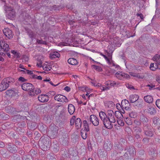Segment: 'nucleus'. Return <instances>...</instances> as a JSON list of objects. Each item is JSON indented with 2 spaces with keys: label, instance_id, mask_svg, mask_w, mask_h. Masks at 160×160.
I'll return each instance as SVG.
<instances>
[{
  "label": "nucleus",
  "instance_id": "9",
  "mask_svg": "<svg viewBox=\"0 0 160 160\" xmlns=\"http://www.w3.org/2000/svg\"><path fill=\"white\" fill-rule=\"evenodd\" d=\"M115 76L117 78L120 80L122 79L123 78H128L130 77V76L127 74H125L122 72H119V73L118 72H117L115 74Z\"/></svg>",
  "mask_w": 160,
  "mask_h": 160
},
{
  "label": "nucleus",
  "instance_id": "64",
  "mask_svg": "<svg viewBox=\"0 0 160 160\" xmlns=\"http://www.w3.org/2000/svg\"><path fill=\"white\" fill-rule=\"evenodd\" d=\"M64 90L67 92H69L70 91V88L69 87H68V86H66L65 87V88H64Z\"/></svg>",
  "mask_w": 160,
  "mask_h": 160
},
{
  "label": "nucleus",
  "instance_id": "17",
  "mask_svg": "<svg viewBox=\"0 0 160 160\" xmlns=\"http://www.w3.org/2000/svg\"><path fill=\"white\" fill-rule=\"evenodd\" d=\"M144 100L148 103H151L153 102V98L150 95H147L144 97Z\"/></svg>",
  "mask_w": 160,
  "mask_h": 160
},
{
  "label": "nucleus",
  "instance_id": "51",
  "mask_svg": "<svg viewBox=\"0 0 160 160\" xmlns=\"http://www.w3.org/2000/svg\"><path fill=\"white\" fill-rule=\"evenodd\" d=\"M156 105L158 108L160 109V99H157L156 101Z\"/></svg>",
  "mask_w": 160,
  "mask_h": 160
},
{
  "label": "nucleus",
  "instance_id": "7",
  "mask_svg": "<svg viewBox=\"0 0 160 160\" xmlns=\"http://www.w3.org/2000/svg\"><path fill=\"white\" fill-rule=\"evenodd\" d=\"M89 120L95 126H97L99 124V120L97 117L94 115H92L90 116Z\"/></svg>",
  "mask_w": 160,
  "mask_h": 160
},
{
  "label": "nucleus",
  "instance_id": "18",
  "mask_svg": "<svg viewBox=\"0 0 160 160\" xmlns=\"http://www.w3.org/2000/svg\"><path fill=\"white\" fill-rule=\"evenodd\" d=\"M156 108L152 107H150L148 109V113L151 115H154L156 113Z\"/></svg>",
  "mask_w": 160,
  "mask_h": 160
},
{
  "label": "nucleus",
  "instance_id": "2",
  "mask_svg": "<svg viewBox=\"0 0 160 160\" xmlns=\"http://www.w3.org/2000/svg\"><path fill=\"white\" fill-rule=\"evenodd\" d=\"M4 8L6 13L7 17L8 18L12 19L14 18L15 16V12L13 8L7 5L4 6Z\"/></svg>",
  "mask_w": 160,
  "mask_h": 160
},
{
  "label": "nucleus",
  "instance_id": "31",
  "mask_svg": "<svg viewBox=\"0 0 160 160\" xmlns=\"http://www.w3.org/2000/svg\"><path fill=\"white\" fill-rule=\"evenodd\" d=\"M152 121L153 124L154 125L156 126L157 125L158 123L159 122L160 120L158 117H154L153 118Z\"/></svg>",
  "mask_w": 160,
  "mask_h": 160
},
{
  "label": "nucleus",
  "instance_id": "20",
  "mask_svg": "<svg viewBox=\"0 0 160 160\" xmlns=\"http://www.w3.org/2000/svg\"><path fill=\"white\" fill-rule=\"evenodd\" d=\"M60 56L59 53L57 52L51 53L50 55V58L51 59H53L56 58H59Z\"/></svg>",
  "mask_w": 160,
  "mask_h": 160
},
{
  "label": "nucleus",
  "instance_id": "55",
  "mask_svg": "<svg viewBox=\"0 0 160 160\" xmlns=\"http://www.w3.org/2000/svg\"><path fill=\"white\" fill-rule=\"evenodd\" d=\"M48 94L47 95H48V96L50 95V94L52 95V96L54 95L55 94V92L53 91H51L49 92L48 93H47Z\"/></svg>",
  "mask_w": 160,
  "mask_h": 160
},
{
  "label": "nucleus",
  "instance_id": "44",
  "mask_svg": "<svg viewBox=\"0 0 160 160\" xmlns=\"http://www.w3.org/2000/svg\"><path fill=\"white\" fill-rule=\"evenodd\" d=\"M37 42L39 44H42L45 45H46L47 44V42L45 41H43L42 40L38 39L37 40Z\"/></svg>",
  "mask_w": 160,
  "mask_h": 160
},
{
  "label": "nucleus",
  "instance_id": "53",
  "mask_svg": "<svg viewBox=\"0 0 160 160\" xmlns=\"http://www.w3.org/2000/svg\"><path fill=\"white\" fill-rule=\"evenodd\" d=\"M11 52L13 53L14 55L16 56V57L17 58H19V57L16 51H11Z\"/></svg>",
  "mask_w": 160,
  "mask_h": 160
},
{
  "label": "nucleus",
  "instance_id": "22",
  "mask_svg": "<svg viewBox=\"0 0 160 160\" xmlns=\"http://www.w3.org/2000/svg\"><path fill=\"white\" fill-rule=\"evenodd\" d=\"M82 125L81 120L79 118H78L75 120V126L76 128L78 129L80 128Z\"/></svg>",
  "mask_w": 160,
  "mask_h": 160
},
{
  "label": "nucleus",
  "instance_id": "24",
  "mask_svg": "<svg viewBox=\"0 0 160 160\" xmlns=\"http://www.w3.org/2000/svg\"><path fill=\"white\" fill-rule=\"evenodd\" d=\"M152 60L155 62H156L157 63L160 65V55L157 54L152 58Z\"/></svg>",
  "mask_w": 160,
  "mask_h": 160
},
{
  "label": "nucleus",
  "instance_id": "28",
  "mask_svg": "<svg viewBox=\"0 0 160 160\" xmlns=\"http://www.w3.org/2000/svg\"><path fill=\"white\" fill-rule=\"evenodd\" d=\"M157 63H152L151 64L150 66V69L152 71H154L156 69L158 68H159V65H157Z\"/></svg>",
  "mask_w": 160,
  "mask_h": 160
},
{
  "label": "nucleus",
  "instance_id": "5",
  "mask_svg": "<svg viewBox=\"0 0 160 160\" xmlns=\"http://www.w3.org/2000/svg\"><path fill=\"white\" fill-rule=\"evenodd\" d=\"M22 88L24 91H27L30 94L34 89L33 85L29 83H24L22 86Z\"/></svg>",
  "mask_w": 160,
  "mask_h": 160
},
{
  "label": "nucleus",
  "instance_id": "21",
  "mask_svg": "<svg viewBox=\"0 0 160 160\" xmlns=\"http://www.w3.org/2000/svg\"><path fill=\"white\" fill-rule=\"evenodd\" d=\"M148 153L152 157H155L157 154L156 149L155 148H151L148 151Z\"/></svg>",
  "mask_w": 160,
  "mask_h": 160
},
{
  "label": "nucleus",
  "instance_id": "61",
  "mask_svg": "<svg viewBox=\"0 0 160 160\" xmlns=\"http://www.w3.org/2000/svg\"><path fill=\"white\" fill-rule=\"evenodd\" d=\"M156 80L160 84V76H157L156 77Z\"/></svg>",
  "mask_w": 160,
  "mask_h": 160
},
{
  "label": "nucleus",
  "instance_id": "54",
  "mask_svg": "<svg viewBox=\"0 0 160 160\" xmlns=\"http://www.w3.org/2000/svg\"><path fill=\"white\" fill-rule=\"evenodd\" d=\"M42 62L41 61H38L37 63V66L39 67H42Z\"/></svg>",
  "mask_w": 160,
  "mask_h": 160
},
{
  "label": "nucleus",
  "instance_id": "37",
  "mask_svg": "<svg viewBox=\"0 0 160 160\" xmlns=\"http://www.w3.org/2000/svg\"><path fill=\"white\" fill-rule=\"evenodd\" d=\"M121 104L122 107L124 106V104L125 105L127 104L128 106L129 105H130L128 101L126 99L122 100L121 102Z\"/></svg>",
  "mask_w": 160,
  "mask_h": 160
},
{
  "label": "nucleus",
  "instance_id": "3",
  "mask_svg": "<svg viewBox=\"0 0 160 160\" xmlns=\"http://www.w3.org/2000/svg\"><path fill=\"white\" fill-rule=\"evenodd\" d=\"M9 50V45L5 41H0V55L4 56L5 55V52Z\"/></svg>",
  "mask_w": 160,
  "mask_h": 160
},
{
  "label": "nucleus",
  "instance_id": "15",
  "mask_svg": "<svg viewBox=\"0 0 160 160\" xmlns=\"http://www.w3.org/2000/svg\"><path fill=\"white\" fill-rule=\"evenodd\" d=\"M126 150H127V152H128L131 156H133L136 153V151L133 146H131L129 148H128Z\"/></svg>",
  "mask_w": 160,
  "mask_h": 160
},
{
  "label": "nucleus",
  "instance_id": "57",
  "mask_svg": "<svg viewBox=\"0 0 160 160\" xmlns=\"http://www.w3.org/2000/svg\"><path fill=\"white\" fill-rule=\"evenodd\" d=\"M74 119H75V118H72L71 119L70 121V124L72 126L73 125V124L74 123V122H75Z\"/></svg>",
  "mask_w": 160,
  "mask_h": 160
},
{
  "label": "nucleus",
  "instance_id": "63",
  "mask_svg": "<svg viewBox=\"0 0 160 160\" xmlns=\"http://www.w3.org/2000/svg\"><path fill=\"white\" fill-rule=\"evenodd\" d=\"M101 55H102V56H103L105 58L108 62V63L110 62V60L108 59V58H107V56H106L104 55H103V54H102L101 53Z\"/></svg>",
  "mask_w": 160,
  "mask_h": 160
},
{
  "label": "nucleus",
  "instance_id": "27",
  "mask_svg": "<svg viewBox=\"0 0 160 160\" xmlns=\"http://www.w3.org/2000/svg\"><path fill=\"white\" fill-rule=\"evenodd\" d=\"M68 61V63L71 65H75L77 64V60L74 58H69Z\"/></svg>",
  "mask_w": 160,
  "mask_h": 160
},
{
  "label": "nucleus",
  "instance_id": "4",
  "mask_svg": "<svg viewBox=\"0 0 160 160\" xmlns=\"http://www.w3.org/2000/svg\"><path fill=\"white\" fill-rule=\"evenodd\" d=\"M150 127L149 126L143 127V129L144 132L145 134L148 137H152L154 134V129L150 128Z\"/></svg>",
  "mask_w": 160,
  "mask_h": 160
},
{
  "label": "nucleus",
  "instance_id": "52",
  "mask_svg": "<svg viewBox=\"0 0 160 160\" xmlns=\"http://www.w3.org/2000/svg\"><path fill=\"white\" fill-rule=\"evenodd\" d=\"M33 78H36L38 80H41L42 79V78L41 76H37L36 75H33Z\"/></svg>",
  "mask_w": 160,
  "mask_h": 160
},
{
  "label": "nucleus",
  "instance_id": "39",
  "mask_svg": "<svg viewBox=\"0 0 160 160\" xmlns=\"http://www.w3.org/2000/svg\"><path fill=\"white\" fill-rule=\"evenodd\" d=\"M43 81L48 82L51 85H52V86H54V87L58 86L59 84V83H58L56 85L54 84L52 82L50 81V79L49 78L48 79L47 78L46 79L44 80Z\"/></svg>",
  "mask_w": 160,
  "mask_h": 160
},
{
  "label": "nucleus",
  "instance_id": "14",
  "mask_svg": "<svg viewBox=\"0 0 160 160\" xmlns=\"http://www.w3.org/2000/svg\"><path fill=\"white\" fill-rule=\"evenodd\" d=\"M140 119L141 123H142L143 124V127H145V125L147 126H149L148 124H147L148 122V119L145 116L142 115L140 117Z\"/></svg>",
  "mask_w": 160,
  "mask_h": 160
},
{
  "label": "nucleus",
  "instance_id": "36",
  "mask_svg": "<svg viewBox=\"0 0 160 160\" xmlns=\"http://www.w3.org/2000/svg\"><path fill=\"white\" fill-rule=\"evenodd\" d=\"M87 132L85 130H82L81 132V136L83 139H85L87 138Z\"/></svg>",
  "mask_w": 160,
  "mask_h": 160
},
{
  "label": "nucleus",
  "instance_id": "23",
  "mask_svg": "<svg viewBox=\"0 0 160 160\" xmlns=\"http://www.w3.org/2000/svg\"><path fill=\"white\" fill-rule=\"evenodd\" d=\"M8 150L12 153L15 152L17 151L16 146L14 145H13L12 147L8 145Z\"/></svg>",
  "mask_w": 160,
  "mask_h": 160
},
{
  "label": "nucleus",
  "instance_id": "59",
  "mask_svg": "<svg viewBox=\"0 0 160 160\" xmlns=\"http://www.w3.org/2000/svg\"><path fill=\"white\" fill-rule=\"evenodd\" d=\"M18 80L19 81H21L22 82H23L25 81L26 80L23 77H21L19 78Z\"/></svg>",
  "mask_w": 160,
  "mask_h": 160
},
{
  "label": "nucleus",
  "instance_id": "25",
  "mask_svg": "<svg viewBox=\"0 0 160 160\" xmlns=\"http://www.w3.org/2000/svg\"><path fill=\"white\" fill-rule=\"evenodd\" d=\"M105 105L106 107H108L109 108H112L114 107L115 104L112 102L108 101L105 103Z\"/></svg>",
  "mask_w": 160,
  "mask_h": 160
},
{
  "label": "nucleus",
  "instance_id": "41",
  "mask_svg": "<svg viewBox=\"0 0 160 160\" xmlns=\"http://www.w3.org/2000/svg\"><path fill=\"white\" fill-rule=\"evenodd\" d=\"M109 83V85L111 86H114L115 85H118L119 83L118 82H116L115 81H108V83Z\"/></svg>",
  "mask_w": 160,
  "mask_h": 160
},
{
  "label": "nucleus",
  "instance_id": "43",
  "mask_svg": "<svg viewBox=\"0 0 160 160\" xmlns=\"http://www.w3.org/2000/svg\"><path fill=\"white\" fill-rule=\"evenodd\" d=\"M120 112L119 111H116L115 112L114 114L116 117H117V118H118L120 116H121L122 115V113H123V112L122 111Z\"/></svg>",
  "mask_w": 160,
  "mask_h": 160
},
{
  "label": "nucleus",
  "instance_id": "12",
  "mask_svg": "<svg viewBox=\"0 0 160 160\" xmlns=\"http://www.w3.org/2000/svg\"><path fill=\"white\" fill-rule=\"evenodd\" d=\"M133 103L132 105L135 108H141L143 106V102L141 100H139Z\"/></svg>",
  "mask_w": 160,
  "mask_h": 160
},
{
  "label": "nucleus",
  "instance_id": "13",
  "mask_svg": "<svg viewBox=\"0 0 160 160\" xmlns=\"http://www.w3.org/2000/svg\"><path fill=\"white\" fill-rule=\"evenodd\" d=\"M105 127L106 128H107L109 129H111L112 128V125L111 124L108 119H104V120L102 121Z\"/></svg>",
  "mask_w": 160,
  "mask_h": 160
},
{
  "label": "nucleus",
  "instance_id": "8",
  "mask_svg": "<svg viewBox=\"0 0 160 160\" xmlns=\"http://www.w3.org/2000/svg\"><path fill=\"white\" fill-rule=\"evenodd\" d=\"M38 100L42 102H47L49 100L48 95L42 94L38 97Z\"/></svg>",
  "mask_w": 160,
  "mask_h": 160
},
{
  "label": "nucleus",
  "instance_id": "40",
  "mask_svg": "<svg viewBox=\"0 0 160 160\" xmlns=\"http://www.w3.org/2000/svg\"><path fill=\"white\" fill-rule=\"evenodd\" d=\"M8 115L4 113L2 114L0 116V118L3 120L6 119L7 118H8Z\"/></svg>",
  "mask_w": 160,
  "mask_h": 160
},
{
  "label": "nucleus",
  "instance_id": "34",
  "mask_svg": "<svg viewBox=\"0 0 160 160\" xmlns=\"http://www.w3.org/2000/svg\"><path fill=\"white\" fill-rule=\"evenodd\" d=\"M107 117L106 113L103 112L101 111V119L102 120V121L104 120V119H107Z\"/></svg>",
  "mask_w": 160,
  "mask_h": 160
},
{
  "label": "nucleus",
  "instance_id": "30",
  "mask_svg": "<svg viewBox=\"0 0 160 160\" xmlns=\"http://www.w3.org/2000/svg\"><path fill=\"white\" fill-rule=\"evenodd\" d=\"M128 114L129 117L132 118H135L137 116V113L134 111L129 112Z\"/></svg>",
  "mask_w": 160,
  "mask_h": 160
},
{
  "label": "nucleus",
  "instance_id": "56",
  "mask_svg": "<svg viewBox=\"0 0 160 160\" xmlns=\"http://www.w3.org/2000/svg\"><path fill=\"white\" fill-rule=\"evenodd\" d=\"M123 108H124L126 110L129 111L131 109L130 108L128 107V106L127 104L124 105V106L123 107Z\"/></svg>",
  "mask_w": 160,
  "mask_h": 160
},
{
  "label": "nucleus",
  "instance_id": "48",
  "mask_svg": "<svg viewBox=\"0 0 160 160\" xmlns=\"http://www.w3.org/2000/svg\"><path fill=\"white\" fill-rule=\"evenodd\" d=\"M108 114L109 115V117H112L114 116V114H115L112 110H109L108 111Z\"/></svg>",
  "mask_w": 160,
  "mask_h": 160
},
{
  "label": "nucleus",
  "instance_id": "58",
  "mask_svg": "<svg viewBox=\"0 0 160 160\" xmlns=\"http://www.w3.org/2000/svg\"><path fill=\"white\" fill-rule=\"evenodd\" d=\"M134 136H135V138L136 139H141V138L140 137L139 134H135L134 133Z\"/></svg>",
  "mask_w": 160,
  "mask_h": 160
},
{
  "label": "nucleus",
  "instance_id": "45",
  "mask_svg": "<svg viewBox=\"0 0 160 160\" xmlns=\"http://www.w3.org/2000/svg\"><path fill=\"white\" fill-rule=\"evenodd\" d=\"M117 122L118 123V124L122 126H123L124 125V123L123 121V120H117Z\"/></svg>",
  "mask_w": 160,
  "mask_h": 160
},
{
  "label": "nucleus",
  "instance_id": "33",
  "mask_svg": "<svg viewBox=\"0 0 160 160\" xmlns=\"http://www.w3.org/2000/svg\"><path fill=\"white\" fill-rule=\"evenodd\" d=\"M83 126L84 129L83 130L85 131H88L89 130V126L87 122L86 121L84 120L83 122Z\"/></svg>",
  "mask_w": 160,
  "mask_h": 160
},
{
  "label": "nucleus",
  "instance_id": "6",
  "mask_svg": "<svg viewBox=\"0 0 160 160\" xmlns=\"http://www.w3.org/2000/svg\"><path fill=\"white\" fill-rule=\"evenodd\" d=\"M54 99L55 100L62 102H68V99L65 96L61 94H58L55 96Z\"/></svg>",
  "mask_w": 160,
  "mask_h": 160
},
{
  "label": "nucleus",
  "instance_id": "47",
  "mask_svg": "<svg viewBox=\"0 0 160 160\" xmlns=\"http://www.w3.org/2000/svg\"><path fill=\"white\" fill-rule=\"evenodd\" d=\"M19 70L20 72H23L25 73H26L32 75L33 74L32 71H30L29 70H26V71L21 70Z\"/></svg>",
  "mask_w": 160,
  "mask_h": 160
},
{
  "label": "nucleus",
  "instance_id": "16",
  "mask_svg": "<svg viewBox=\"0 0 160 160\" xmlns=\"http://www.w3.org/2000/svg\"><path fill=\"white\" fill-rule=\"evenodd\" d=\"M139 98V96L136 95H131L130 96L129 100L130 101V103H133V102H135V101H137Z\"/></svg>",
  "mask_w": 160,
  "mask_h": 160
},
{
  "label": "nucleus",
  "instance_id": "26",
  "mask_svg": "<svg viewBox=\"0 0 160 160\" xmlns=\"http://www.w3.org/2000/svg\"><path fill=\"white\" fill-rule=\"evenodd\" d=\"M134 132L135 134H140L142 131L141 127L137 126L134 127Z\"/></svg>",
  "mask_w": 160,
  "mask_h": 160
},
{
  "label": "nucleus",
  "instance_id": "46",
  "mask_svg": "<svg viewBox=\"0 0 160 160\" xmlns=\"http://www.w3.org/2000/svg\"><path fill=\"white\" fill-rule=\"evenodd\" d=\"M92 67L93 69H94L98 71L99 72L100 70V68L98 66L95 65H92Z\"/></svg>",
  "mask_w": 160,
  "mask_h": 160
},
{
  "label": "nucleus",
  "instance_id": "42",
  "mask_svg": "<svg viewBox=\"0 0 160 160\" xmlns=\"http://www.w3.org/2000/svg\"><path fill=\"white\" fill-rule=\"evenodd\" d=\"M107 118H108V120L111 123H114L116 122V120L114 116L109 117Z\"/></svg>",
  "mask_w": 160,
  "mask_h": 160
},
{
  "label": "nucleus",
  "instance_id": "11",
  "mask_svg": "<svg viewBox=\"0 0 160 160\" xmlns=\"http://www.w3.org/2000/svg\"><path fill=\"white\" fill-rule=\"evenodd\" d=\"M3 32L5 35L8 38L10 39L12 38V31L8 28L5 29L3 30Z\"/></svg>",
  "mask_w": 160,
  "mask_h": 160
},
{
  "label": "nucleus",
  "instance_id": "49",
  "mask_svg": "<svg viewBox=\"0 0 160 160\" xmlns=\"http://www.w3.org/2000/svg\"><path fill=\"white\" fill-rule=\"evenodd\" d=\"M92 83L95 86L99 87L100 86L99 83L96 81H94L92 82Z\"/></svg>",
  "mask_w": 160,
  "mask_h": 160
},
{
  "label": "nucleus",
  "instance_id": "29",
  "mask_svg": "<svg viewBox=\"0 0 160 160\" xmlns=\"http://www.w3.org/2000/svg\"><path fill=\"white\" fill-rule=\"evenodd\" d=\"M41 90L39 88L36 89L35 90H34V89L32 91L31 93L30 94V95H34L35 94H38L41 93Z\"/></svg>",
  "mask_w": 160,
  "mask_h": 160
},
{
  "label": "nucleus",
  "instance_id": "19",
  "mask_svg": "<svg viewBox=\"0 0 160 160\" xmlns=\"http://www.w3.org/2000/svg\"><path fill=\"white\" fill-rule=\"evenodd\" d=\"M68 111L70 114H72L75 112V108L72 104H69L68 107Z\"/></svg>",
  "mask_w": 160,
  "mask_h": 160
},
{
  "label": "nucleus",
  "instance_id": "32",
  "mask_svg": "<svg viewBox=\"0 0 160 160\" xmlns=\"http://www.w3.org/2000/svg\"><path fill=\"white\" fill-rule=\"evenodd\" d=\"M130 75L134 77L138 78L143 79L144 78V76L143 75H140L139 74H136L132 73H131Z\"/></svg>",
  "mask_w": 160,
  "mask_h": 160
},
{
  "label": "nucleus",
  "instance_id": "62",
  "mask_svg": "<svg viewBox=\"0 0 160 160\" xmlns=\"http://www.w3.org/2000/svg\"><path fill=\"white\" fill-rule=\"evenodd\" d=\"M137 15L138 16H139L140 18L142 20H143V15L142 14V13H140V14H139V13H137Z\"/></svg>",
  "mask_w": 160,
  "mask_h": 160
},
{
  "label": "nucleus",
  "instance_id": "1",
  "mask_svg": "<svg viewBox=\"0 0 160 160\" xmlns=\"http://www.w3.org/2000/svg\"><path fill=\"white\" fill-rule=\"evenodd\" d=\"M14 79L11 77L4 78L0 84V92L5 90L9 85L14 82Z\"/></svg>",
  "mask_w": 160,
  "mask_h": 160
},
{
  "label": "nucleus",
  "instance_id": "60",
  "mask_svg": "<svg viewBox=\"0 0 160 160\" xmlns=\"http://www.w3.org/2000/svg\"><path fill=\"white\" fill-rule=\"evenodd\" d=\"M108 87H106V86H103L102 87V88H101V90H102L103 91H104L108 89Z\"/></svg>",
  "mask_w": 160,
  "mask_h": 160
},
{
  "label": "nucleus",
  "instance_id": "35",
  "mask_svg": "<svg viewBox=\"0 0 160 160\" xmlns=\"http://www.w3.org/2000/svg\"><path fill=\"white\" fill-rule=\"evenodd\" d=\"M42 68L44 70L48 71L51 70V67L50 65L47 64H44L42 66Z\"/></svg>",
  "mask_w": 160,
  "mask_h": 160
},
{
  "label": "nucleus",
  "instance_id": "38",
  "mask_svg": "<svg viewBox=\"0 0 160 160\" xmlns=\"http://www.w3.org/2000/svg\"><path fill=\"white\" fill-rule=\"evenodd\" d=\"M134 123L136 125L138 126H140L141 125L142 123L141 121L137 119H135L134 121Z\"/></svg>",
  "mask_w": 160,
  "mask_h": 160
},
{
  "label": "nucleus",
  "instance_id": "10",
  "mask_svg": "<svg viewBox=\"0 0 160 160\" xmlns=\"http://www.w3.org/2000/svg\"><path fill=\"white\" fill-rule=\"evenodd\" d=\"M6 93L9 97H12L18 94V91L16 90L13 88L7 90L6 92Z\"/></svg>",
  "mask_w": 160,
  "mask_h": 160
},
{
  "label": "nucleus",
  "instance_id": "50",
  "mask_svg": "<svg viewBox=\"0 0 160 160\" xmlns=\"http://www.w3.org/2000/svg\"><path fill=\"white\" fill-rule=\"evenodd\" d=\"M146 87H149V89L150 90H151L153 88L155 87V85H153L152 84H148L146 86Z\"/></svg>",
  "mask_w": 160,
  "mask_h": 160
}]
</instances>
